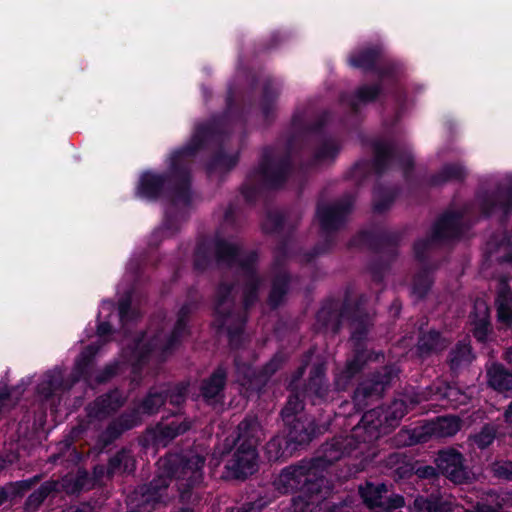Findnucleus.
Wrapping results in <instances>:
<instances>
[{
    "label": "nucleus",
    "instance_id": "obj_1",
    "mask_svg": "<svg viewBox=\"0 0 512 512\" xmlns=\"http://www.w3.org/2000/svg\"><path fill=\"white\" fill-rule=\"evenodd\" d=\"M192 308L191 304L183 305L174 322L164 316L155 318L145 333L130 339V326L139 317L138 311L131 307L130 298L127 297L120 302L117 314H114L115 307L111 301H103L97 316V341L80 353L69 378L64 379V371L58 366L44 373L37 385V394L45 401H53L80 379L92 386L94 359L102 347L114 339L116 333L112 329L113 318L119 319L124 333L125 344L121 355L124 361L121 365L118 362L107 365L102 371L97 372L96 383L109 380L118 370H123L126 364L131 367V372L136 374L144 363L164 360L186 334V317Z\"/></svg>",
    "mask_w": 512,
    "mask_h": 512
},
{
    "label": "nucleus",
    "instance_id": "obj_2",
    "mask_svg": "<svg viewBox=\"0 0 512 512\" xmlns=\"http://www.w3.org/2000/svg\"><path fill=\"white\" fill-rule=\"evenodd\" d=\"M221 134L222 128L216 122L197 126L190 142L170 155L167 175L147 171L140 176L136 195L147 200L158 198L166 186L173 184L171 204L166 211L163 226L157 233L168 237L179 230L185 218V208L192 199L189 190L191 157L206 142L218 141Z\"/></svg>",
    "mask_w": 512,
    "mask_h": 512
},
{
    "label": "nucleus",
    "instance_id": "obj_3",
    "mask_svg": "<svg viewBox=\"0 0 512 512\" xmlns=\"http://www.w3.org/2000/svg\"><path fill=\"white\" fill-rule=\"evenodd\" d=\"M213 255L218 263L231 267L237 265L241 278L240 289H236L230 283L222 282L217 288L214 303L215 313L221 320L220 326L226 328L230 343L236 345L245 318L241 315L232 314L231 308L234 306L236 296L239 293L246 309L258 300L259 290L263 282L254 268L257 255L255 252L243 253L234 242L220 239L213 243Z\"/></svg>",
    "mask_w": 512,
    "mask_h": 512
},
{
    "label": "nucleus",
    "instance_id": "obj_4",
    "mask_svg": "<svg viewBox=\"0 0 512 512\" xmlns=\"http://www.w3.org/2000/svg\"><path fill=\"white\" fill-rule=\"evenodd\" d=\"M512 212V174H492L483 178L473 203L457 213L444 214L434 225L428 239L414 245L417 258L432 244L457 238L463 234L466 222L479 213L483 216L508 215Z\"/></svg>",
    "mask_w": 512,
    "mask_h": 512
},
{
    "label": "nucleus",
    "instance_id": "obj_5",
    "mask_svg": "<svg viewBox=\"0 0 512 512\" xmlns=\"http://www.w3.org/2000/svg\"><path fill=\"white\" fill-rule=\"evenodd\" d=\"M205 459L196 453L185 455L172 454L158 462L162 471L150 484L142 489V504L154 505L165 503L173 497V489L170 488L172 480L175 481L182 500L194 486L203 479V467Z\"/></svg>",
    "mask_w": 512,
    "mask_h": 512
},
{
    "label": "nucleus",
    "instance_id": "obj_6",
    "mask_svg": "<svg viewBox=\"0 0 512 512\" xmlns=\"http://www.w3.org/2000/svg\"><path fill=\"white\" fill-rule=\"evenodd\" d=\"M420 401L421 399L411 398L408 404L405 399H396L387 408L380 407L367 411L350 435L338 437L347 450V455L354 454L358 457L364 454L370 443L396 427L409 408Z\"/></svg>",
    "mask_w": 512,
    "mask_h": 512
},
{
    "label": "nucleus",
    "instance_id": "obj_7",
    "mask_svg": "<svg viewBox=\"0 0 512 512\" xmlns=\"http://www.w3.org/2000/svg\"><path fill=\"white\" fill-rule=\"evenodd\" d=\"M344 455H347V450L340 439L335 438L331 443L324 445L322 457L283 469L274 481V486L281 493L306 487L316 479L318 468L332 464Z\"/></svg>",
    "mask_w": 512,
    "mask_h": 512
},
{
    "label": "nucleus",
    "instance_id": "obj_8",
    "mask_svg": "<svg viewBox=\"0 0 512 512\" xmlns=\"http://www.w3.org/2000/svg\"><path fill=\"white\" fill-rule=\"evenodd\" d=\"M166 396L163 391L151 390L147 397L131 411L122 414L117 420L110 423L107 429L100 436L103 445L106 446L117 439L126 430L137 426L142 415H151L158 411L164 404Z\"/></svg>",
    "mask_w": 512,
    "mask_h": 512
},
{
    "label": "nucleus",
    "instance_id": "obj_9",
    "mask_svg": "<svg viewBox=\"0 0 512 512\" xmlns=\"http://www.w3.org/2000/svg\"><path fill=\"white\" fill-rule=\"evenodd\" d=\"M287 173V159L278 157L273 151L266 152L259 170L244 184L242 193L248 201H252L260 186L278 187L286 179Z\"/></svg>",
    "mask_w": 512,
    "mask_h": 512
},
{
    "label": "nucleus",
    "instance_id": "obj_10",
    "mask_svg": "<svg viewBox=\"0 0 512 512\" xmlns=\"http://www.w3.org/2000/svg\"><path fill=\"white\" fill-rule=\"evenodd\" d=\"M302 401L297 395H291L282 409L281 415L284 423L289 426V439L295 443L303 444L311 440V436L315 433L312 424L304 427L301 417L298 414L302 411Z\"/></svg>",
    "mask_w": 512,
    "mask_h": 512
},
{
    "label": "nucleus",
    "instance_id": "obj_11",
    "mask_svg": "<svg viewBox=\"0 0 512 512\" xmlns=\"http://www.w3.org/2000/svg\"><path fill=\"white\" fill-rule=\"evenodd\" d=\"M258 453L253 445L236 442L235 448L227 460L226 469L234 478H245L257 469Z\"/></svg>",
    "mask_w": 512,
    "mask_h": 512
},
{
    "label": "nucleus",
    "instance_id": "obj_12",
    "mask_svg": "<svg viewBox=\"0 0 512 512\" xmlns=\"http://www.w3.org/2000/svg\"><path fill=\"white\" fill-rule=\"evenodd\" d=\"M439 471L454 483L469 482L473 474L464 464L463 455L455 449L440 451L436 459Z\"/></svg>",
    "mask_w": 512,
    "mask_h": 512
},
{
    "label": "nucleus",
    "instance_id": "obj_13",
    "mask_svg": "<svg viewBox=\"0 0 512 512\" xmlns=\"http://www.w3.org/2000/svg\"><path fill=\"white\" fill-rule=\"evenodd\" d=\"M352 204V199L347 197L333 204L318 206L316 217L324 234L328 235L344 224Z\"/></svg>",
    "mask_w": 512,
    "mask_h": 512
},
{
    "label": "nucleus",
    "instance_id": "obj_14",
    "mask_svg": "<svg viewBox=\"0 0 512 512\" xmlns=\"http://www.w3.org/2000/svg\"><path fill=\"white\" fill-rule=\"evenodd\" d=\"M388 487L384 483L373 484L366 483L365 486L360 487V494L365 504L374 512L377 510H385V508L393 507L400 508L404 506V498L400 495L394 494L387 496Z\"/></svg>",
    "mask_w": 512,
    "mask_h": 512
},
{
    "label": "nucleus",
    "instance_id": "obj_15",
    "mask_svg": "<svg viewBox=\"0 0 512 512\" xmlns=\"http://www.w3.org/2000/svg\"><path fill=\"white\" fill-rule=\"evenodd\" d=\"M375 168L382 172L390 167L399 166L403 170L412 166L413 158L410 153L400 155L398 150L385 140H378L374 143Z\"/></svg>",
    "mask_w": 512,
    "mask_h": 512
},
{
    "label": "nucleus",
    "instance_id": "obj_16",
    "mask_svg": "<svg viewBox=\"0 0 512 512\" xmlns=\"http://www.w3.org/2000/svg\"><path fill=\"white\" fill-rule=\"evenodd\" d=\"M280 360L278 357L273 358L266 365L263 371L256 374L255 370L250 366L240 362L239 358L235 360V367L238 374L237 381L241 386H247L248 390L259 389L265 383L268 376L272 375L279 367Z\"/></svg>",
    "mask_w": 512,
    "mask_h": 512
},
{
    "label": "nucleus",
    "instance_id": "obj_17",
    "mask_svg": "<svg viewBox=\"0 0 512 512\" xmlns=\"http://www.w3.org/2000/svg\"><path fill=\"white\" fill-rule=\"evenodd\" d=\"M125 397L118 390L97 398L87 408L89 422L100 421L117 411L125 402Z\"/></svg>",
    "mask_w": 512,
    "mask_h": 512
},
{
    "label": "nucleus",
    "instance_id": "obj_18",
    "mask_svg": "<svg viewBox=\"0 0 512 512\" xmlns=\"http://www.w3.org/2000/svg\"><path fill=\"white\" fill-rule=\"evenodd\" d=\"M284 253H286L284 247L277 251L275 263L273 266L274 279L269 294V303L272 307H276L282 302L283 297L287 291L288 276L286 272L280 267L281 263L279 259L280 256Z\"/></svg>",
    "mask_w": 512,
    "mask_h": 512
},
{
    "label": "nucleus",
    "instance_id": "obj_19",
    "mask_svg": "<svg viewBox=\"0 0 512 512\" xmlns=\"http://www.w3.org/2000/svg\"><path fill=\"white\" fill-rule=\"evenodd\" d=\"M453 505L451 495L431 494L429 497H417L413 509L415 512H450Z\"/></svg>",
    "mask_w": 512,
    "mask_h": 512
},
{
    "label": "nucleus",
    "instance_id": "obj_20",
    "mask_svg": "<svg viewBox=\"0 0 512 512\" xmlns=\"http://www.w3.org/2000/svg\"><path fill=\"white\" fill-rule=\"evenodd\" d=\"M497 310V321L503 328L512 326V291L506 284L501 281L498 287L497 297L495 300Z\"/></svg>",
    "mask_w": 512,
    "mask_h": 512
},
{
    "label": "nucleus",
    "instance_id": "obj_21",
    "mask_svg": "<svg viewBox=\"0 0 512 512\" xmlns=\"http://www.w3.org/2000/svg\"><path fill=\"white\" fill-rule=\"evenodd\" d=\"M390 382V375L385 372L382 376H376L372 380L361 383L355 393L354 401L358 406L365 405L366 398L380 396L386 385Z\"/></svg>",
    "mask_w": 512,
    "mask_h": 512
},
{
    "label": "nucleus",
    "instance_id": "obj_22",
    "mask_svg": "<svg viewBox=\"0 0 512 512\" xmlns=\"http://www.w3.org/2000/svg\"><path fill=\"white\" fill-rule=\"evenodd\" d=\"M430 393L435 395L439 400H446L447 405L458 407L464 405L469 400V395L461 391L457 386L450 385L445 382L434 383L430 388Z\"/></svg>",
    "mask_w": 512,
    "mask_h": 512
},
{
    "label": "nucleus",
    "instance_id": "obj_23",
    "mask_svg": "<svg viewBox=\"0 0 512 512\" xmlns=\"http://www.w3.org/2000/svg\"><path fill=\"white\" fill-rule=\"evenodd\" d=\"M264 438V430L256 417H247L238 425V437L236 442H245L257 448Z\"/></svg>",
    "mask_w": 512,
    "mask_h": 512
},
{
    "label": "nucleus",
    "instance_id": "obj_24",
    "mask_svg": "<svg viewBox=\"0 0 512 512\" xmlns=\"http://www.w3.org/2000/svg\"><path fill=\"white\" fill-rule=\"evenodd\" d=\"M473 334L478 341H485L489 332V307L484 300L477 299L472 314Z\"/></svg>",
    "mask_w": 512,
    "mask_h": 512
},
{
    "label": "nucleus",
    "instance_id": "obj_25",
    "mask_svg": "<svg viewBox=\"0 0 512 512\" xmlns=\"http://www.w3.org/2000/svg\"><path fill=\"white\" fill-rule=\"evenodd\" d=\"M424 430L437 438L450 437L460 430V420L454 416L440 417L426 424Z\"/></svg>",
    "mask_w": 512,
    "mask_h": 512
},
{
    "label": "nucleus",
    "instance_id": "obj_26",
    "mask_svg": "<svg viewBox=\"0 0 512 512\" xmlns=\"http://www.w3.org/2000/svg\"><path fill=\"white\" fill-rule=\"evenodd\" d=\"M189 428L190 423L181 418H176L170 423H161L156 427L155 441L165 446L169 441L186 432Z\"/></svg>",
    "mask_w": 512,
    "mask_h": 512
},
{
    "label": "nucleus",
    "instance_id": "obj_27",
    "mask_svg": "<svg viewBox=\"0 0 512 512\" xmlns=\"http://www.w3.org/2000/svg\"><path fill=\"white\" fill-rule=\"evenodd\" d=\"M489 385L499 391L508 392L512 390V371H508L501 364H492L487 370Z\"/></svg>",
    "mask_w": 512,
    "mask_h": 512
},
{
    "label": "nucleus",
    "instance_id": "obj_28",
    "mask_svg": "<svg viewBox=\"0 0 512 512\" xmlns=\"http://www.w3.org/2000/svg\"><path fill=\"white\" fill-rule=\"evenodd\" d=\"M135 469V460L129 450L123 449L117 452L108 463L107 476L129 474Z\"/></svg>",
    "mask_w": 512,
    "mask_h": 512
},
{
    "label": "nucleus",
    "instance_id": "obj_29",
    "mask_svg": "<svg viewBox=\"0 0 512 512\" xmlns=\"http://www.w3.org/2000/svg\"><path fill=\"white\" fill-rule=\"evenodd\" d=\"M226 372L223 368H218L211 377L206 380L202 387V396L208 402L218 401L224 388Z\"/></svg>",
    "mask_w": 512,
    "mask_h": 512
},
{
    "label": "nucleus",
    "instance_id": "obj_30",
    "mask_svg": "<svg viewBox=\"0 0 512 512\" xmlns=\"http://www.w3.org/2000/svg\"><path fill=\"white\" fill-rule=\"evenodd\" d=\"M306 394L309 396L314 395L320 400L327 398L328 386L324 380V368L322 365L315 367L312 371Z\"/></svg>",
    "mask_w": 512,
    "mask_h": 512
},
{
    "label": "nucleus",
    "instance_id": "obj_31",
    "mask_svg": "<svg viewBox=\"0 0 512 512\" xmlns=\"http://www.w3.org/2000/svg\"><path fill=\"white\" fill-rule=\"evenodd\" d=\"M488 251L490 257L512 263V233L504 236L499 242L496 240L490 241Z\"/></svg>",
    "mask_w": 512,
    "mask_h": 512
},
{
    "label": "nucleus",
    "instance_id": "obj_32",
    "mask_svg": "<svg viewBox=\"0 0 512 512\" xmlns=\"http://www.w3.org/2000/svg\"><path fill=\"white\" fill-rule=\"evenodd\" d=\"M60 483L57 481H47L34 491L27 499L26 506L28 510L37 509L40 504L54 491L59 490ZM61 487H65L64 483Z\"/></svg>",
    "mask_w": 512,
    "mask_h": 512
},
{
    "label": "nucleus",
    "instance_id": "obj_33",
    "mask_svg": "<svg viewBox=\"0 0 512 512\" xmlns=\"http://www.w3.org/2000/svg\"><path fill=\"white\" fill-rule=\"evenodd\" d=\"M467 175L466 168L459 163L447 164L433 178L434 185H440L450 180H462Z\"/></svg>",
    "mask_w": 512,
    "mask_h": 512
},
{
    "label": "nucleus",
    "instance_id": "obj_34",
    "mask_svg": "<svg viewBox=\"0 0 512 512\" xmlns=\"http://www.w3.org/2000/svg\"><path fill=\"white\" fill-rule=\"evenodd\" d=\"M379 54L380 49L378 47L358 51L350 55L349 63L355 68L370 69L376 62Z\"/></svg>",
    "mask_w": 512,
    "mask_h": 512
},
{
    "label": "nucleus",
    "instance_id": "obj_35",
    "mask_svg": "<svg viewBox=\"0 0 512 512\" xmlns=\"http://www.w3.org/2000/svg\"><path fill=\"white\" fill-rule=\"evenodd\" d=\"M317 499L313 495H299L291 499L281 508V512H313L317 506Z\"/></svg>",
    "mask_w": 512,
    "mask_h": 512
},
{
    "label": "nucleus",
    "instance_id": "obj_36",
    "mask_svg": "<svg viewBox=\"0 0 512 512\" xmlns=\"http://www.w3.org/2000/svg\"><path fill=\"white\" fill-rule=\"evenodd\" d=\"M473 359L469 343L463 341L457 344V346L451 351L450 354V366L451 369H458L470 363Z\"/></svg>",
    "mask_w": 512,
    "mask_h": 512
},
{
    "label": "nucleus",
    "instance_id": "obj_37",
    "mask_svg": "<svg viewBox=\"0 0 512 512\" xmlns=\"http://www.w3.org/2000/svg\"><path fill=\"white\" fill-rule=\"evenodd\" d=\"M339 151L338 144L328 139L321 143L314 155L315 164H324L333 160Z\"/></svg>",
    "mask_w": 512,
    "mask_h": 512
},
{
    "label": "nucleus",
    "instance_id": "obj_38",
    "mask_svg": "<svg viewBox=\"0 0 512 512\" xmlns=\"http://www.w3.org/2000/svg\"><path fill=\"white\" fill-rule=\"evenodd\" d=\"M419 350L423 352L438 351L446 346V341L436 331L423 334L419 339Z\"/></svg>",
    "mask_w": 512,
    "mask_h": 512
},
{
    "label": "nucleus",
    "instance_id": "obj_39",
    "mask_svg": "<svg viewBox=\"0 0 512 512\" xmlns=\"http://www.w3.org/2000/svg\"><path fill=\"white\" fill-rule=\"evenodd\" d=\"M380 93V88L377 85L361 87L353 98L349 100V104L354 110H357L360 105L373 101Z\"/></svg>",
    "mask_w": 512,
    "mask_h": 512
},
{
    "label": "nucleus",
    "instance_id": "obj_40",
    "mask_svg": "<svg viewBox=\"0 0 512 512\" xmlns=\"http://www.w3.org/2000/svg\"><path fill=\"white\" fill-rule=\"evenodd\" d=\"M348 315L346 311H343L338 317L336 314L331 313L326 308H323L319 311L317 315L318 322L322 323L323 327L326 329H330L333 332H337L341 323L348 319Z\"/></svg>",
    "mask_w": 512,
    "mask_h": 512
},
{
    "label": "nucleus",
    "instance_id": "obj_41",
    "mask_svg": "<svg viewBox=\"0 0 512 512\" xmlns=\"http://www.w3.org/2000/svg\"><path fill=\"white\" fill-rule=\"evenodd\" d=\"M237 161L238 158L236 154H227L226 152L221 151L209 164L208 170L210 173L216 171L225 172L234 167Z\"/></svg>",
    "mask_w": 512,
    "mask_h": 512
},
{
    "label": "nucleus",
    "instance_id": "obj_42",
    "mask_svg": "<svg viewBox=\"0 0 512 512\" xmlns=\"http://www.w3.org/2000/svg\"><path fill=\"white\" fill-rule=\"evenodd\" d=\"M496 429L493 425H485L481 431L470 437V440L480 449L488 447L495 439Z\"/></svg>",
    "mask_w": 512,
    "mask_h": 512
},
{
    "label": "nucleus",
    "instance_id": "obj_43",
    "mask_svg": "<svg viewBox=\"0 0 512 512\" xmlns=\"http://www.w3.org/2000/svg\"><path fill=\"white\" fill-rule=\"evenodd\" d=\"M432 283V279L430 273L424 270L422 273H419L413 282L412 292L417 297H423L427 291L429 290Z\"/></svg>",
    "mask_w": 512,
    "mask_h": 512
},
{
    "label": "nucleus",
    "instance_id": "obj_44",
    "mask_svg": "<svg viewBox=\"0 0 512 512\" xmlns=\"http://www.w3.org/2000/svg\"><path fill=\"white\" fill-rule=\"evenodd\" d=\"M394 200V194L391 191L378 189L374 192L373 207L377 212H383L388 209Z\"/></svg>",
    "mask_w": 512,
    "mask_h": 512
},
{
    "label": "nucleus",
    "instance_id": "obj_45",
    "mask_svg": "<svg viewBox=\"0 0 512 512\" xmlns=\"http://www.w3.org/2000/svg\"><path fill=\"white\" fill-rule=\"evenodd\" d=\"M362 367V358L360 355H357L353 360L349 361L346 365L345 370L342 372V375L337 376L336 378V386L338 389H344L345 384L341 383L342 379L348 380L355 373H357Z\"/></svg>",
    "mask_w": 512,
    "mask_h": 512
},
{
    "label": "nucleus",
    "instance_id": "obj_46",
    "mask_svg": "<svg viewBox=\"0 0 512 512\" xmlns=\"http://www.w3.org/2000/svg\"><path fill=\"white\" fill-rule=\"evenodd\" d=\"M283 440L280 437L272 438L265 447V452L270 461L278 460L284 453Z\"/></svg>",
    "mask_w": 512,
    "mask_h": 512
},
{
    "label": "nucleus",
    "instance_id": "obj_47",
    "mask_svg": "<svg viewBox=\"0 0 512 512\" xmlns=\"http://www.w3.org/2000/svg\"><path fill=\"white\" fill-rule=\"evenodd\" d=\"M494 474L498 477L512 480V462L501 461L496 462L492 466Z\"/></svg>",
    "mask_w": 512,
    "mask_h": 512
},
{
    "label": "nucleus",
    "instance_id": "obj_48",
    "mask_svg": "<svg viewBox=\"0 0 512 512\" xmlns=\"http://www.w3.org/2000/svg\"><path fill=\"white\" fill-rule=\"evenodd\" d=\"M211 259V253L208 248L203 244L200 245L195 254V266L197 269H204Z\"/></svg>",
    "mask_w": 512,
    "mask_h": 512
},
{
    "label": "nucleus",
    "instance_id": "obj_49",
    "mask_svg": "<svg viewBox=\"0 0 512 512\" xmlns=\"http://www.w3.org/2000/svg\"><path fill=\"white\" fill-rule=\"evenodd\" d=\"M185 393L186 387L184 385H178L170 392L169 395L164 392V396H166V399L169 398V402L171 404L178 406L184 402Z\"/></svg>",
    "mask_w": 512,
    "mask_h": 512
},
{
    "label": "nucleus",
    "instance_id": "obj_50",
    "mask_svg": "<svg viewBox=\"0 0 512 512\" xmlns=\"http://www.w3.org/2000/svg\"><path fill=\"white\" fill-rule=\"evenodd\" d=\"M351 326H352V339L356 342L360 341L362 338V335L366 331V322L361 320L359 317L353 318L351 320Z\"/></svg>",
    "mask_w": 512,
    "mask_h": 512
},
{
    "label": "nucleus",
    "instance_id": "obj_51",
    "mask_svg": "<svg viewBox=\"0 0 512 512\" xmlns=\"http://www.w3.org/2000/svg\"><path fill=\"white\" fill-rule=\"evenodd\" d=\"M280 225L278 215H269L267 222L264 224V229L268 232L276 230Z\"/></svg>",
    "mask_w": 512,
    "mask_h": 512
},
{
    "label": "nucleus",
    "instance_id": "obj_52",
    "mask_svg": "<svg viewBox=\"0 0 512 512\" xmlns=\"http://www.w3.org/2000/svg\"><path fill=\"white\" fill-rule=\"evenodd\" d=\"M17 459L15 453H9L6 456H0V471L5 469L8 464H12Z\"/></svg>",
    "mask_w": 512,
    "mask_h": 512
},
{
    "label": "nucleus",
    "instance_id": "obj_53",
    "mask_svg": "<svg viewBox=\"0 0 512 512\" xmlns=\"http://www.w3.org/2000/svg\"><path fill=\"white\" fill-rule=\"evenodd\" d=\"M9 400V394L7 391L6 384L0 383V412L6 406V402Z\"/></svg>",
    "mask_w": 512,
    "mask_h": 512
},
{
    "label": "nucleus",
    "instance_id": "obj_54",
    "mask_svg": "<svg viewBox=\"0 0 512 512\" xmlns=\"http://www.w3.org/2000/svg\"><path fill=\"white\" fill-rule=\"evenodd\" d=\"M105 475H107V469L104 466L99 465L94 468V477L97 481H100Z\"/></svg>",
    "mask_w": 512,
    "mask_h": 512
},
{
    "label": "nucleus",
    "instance_id": "obj_55",
    "mask_svg": "<svg viewBox=\"0 0 512 512\" xmlns=\"http://www.w3.org/2000/svg\"><path fill=\"white\" fill-rule=\"evenodd\" d=\"M86 477V473L85 472H79V475H78V478H77V482L75 484V487L71 490V492H75L79 489H82L84 487V482H83V479Z\"/></svg>",
    "mask_w": 512,
    "mask_h": 512
},
{
    "label": "nucleus",
    "instance_id": "obj_56",
    "mask_svg": "<svg viewBox=\"0 0 512 512\" xmlns=\"http://www.w3.org/2000/svg\"><path fill=\"white\" fill-rule=\"evenodd\" d=\"M504 416H505V420H506V422H508V423H511V424H512V402H511V403H510V405L508 406V408H507V410H506V412H505Z\"/></svg>",
    "mask_w": 512,
    "mask_h": 512
},
{
    "label": "nucleus",
    "instance_id": "obj_57",
    "mask_svg": "<svg viewBox=\"0 0 512 512\" xmlns=\"http://www.w3.org/2000/svg\"><path fill=\"white\" fill-rule=\"evenodd\" d=\"M301 422L303 423L304 427H309V425H310V424H312V425L314 426V428H315V433L311 436V438H312L313 436H315V435L319 432V431L317 430L316 425L314 424V422H312V421H308V419H305V422L301 419Z\"/></svg>",
    "mask_w": 512,
    "mask_h": 512
},
{
    "label": "nucleus",
    "instance_id": "obj_58",
    "mask_svg": "<svg viewBox=\"0 0 512 512\" xmlns=\"http://www.w3.org/2000/svg\"><path fill=\"white\" fill-rule=\"evenodd\" d=\"M7 499V493L4 489L0 488V505H2Z\"/></svg>",
    "mask_w": 512,
    "mask_h": 512
},
{
    "label": "nucleus",
    "instance_id": "obj_59",
    "mask_svg": "<svg viewBox=\"0 0 512 512\" xmlns=\"http://www.w3.org/2000/svg\"><path fill=\"white\" fill-rule=\"evenodd\" d=\"M505 358L506 360L512 364V346L510 348L507 349L506 353H505Z\"/></svg>",
    "mask_w": 512,
    "mask_h": 512
},
{
    "label": "nucleus",
    "instance_id": "obj_60",
    "mask_svg": "<svg viewBox=\"0 0 512 512\" xmlns=\"http://www.w3.org/2000/svg\"><path fill=\"white\" fill-rule=\"evenodd\" d=\"M434 473V469L432 467H426L423 471H422V475L423 476H430V475H433Z\"/></svg>",
    "mask_w": 512,
    "mask_h": 512
},
{
    "label": "nucleus",
    "instance_id": "obj_61",
    "mask_svg": "<svg viewBox=\"0 0 512 512\" xmlns=\"http://www.w3.org/2000/svg\"><path fill=\"white\" fill-rule=\"evenodd\" d=\"M137 265L134 264V262L131 260L127 265V270L131 273H134L136 270Z\"/></svg>",
    "mask_w": 512,
    "mask_h": 512
},
{
    "label": "nucleus",
    "instance_id": "obj_62",
    "mask_svg": "<svg viewBox=\"0 0 512 512\" xmlns=\"http://www.w3.org/2000/svg\"><path fill=\"white\" fill-rule=\"evenodd\" d=\"M75 512H91V507L89 505H83L82 508H78Z\"/></svg>",
    "mask_w": 512,
    "mask_h": 512
},
{
    "label": "nucleus",
    "instance_id": "obj_63",
    "mask_svg": "<svg viewBox=\"0 0 512 512\" xmlns=\"http://www.w3.org/2000/svg\"><path fill=\"white\" fill-rule=\"evenodd\" d=\"M303 373H304V368H303V367H301V368L298 370V372H297V377H296V379H299V378L303 375Z\"/></svg>",
    "mask_w": 512,
    "mask_h": 512
},
{
    "label": "nucleus",
    "instance_id": "obj_64",
    "mask_svg": "<svg viewBox=\"0 0 512 512\" xmlns=\"http://www.w3.org/2000/svg\"><path fill=\"white\" fill-rule=\"evenodd\" d=\"M230 512H249V511L247 509H245L244 507H242V508H238L236 511L231 510Z\"/></svg>",
    "mask_w": 512,
    "mask_h": 512
}]
</instances>
